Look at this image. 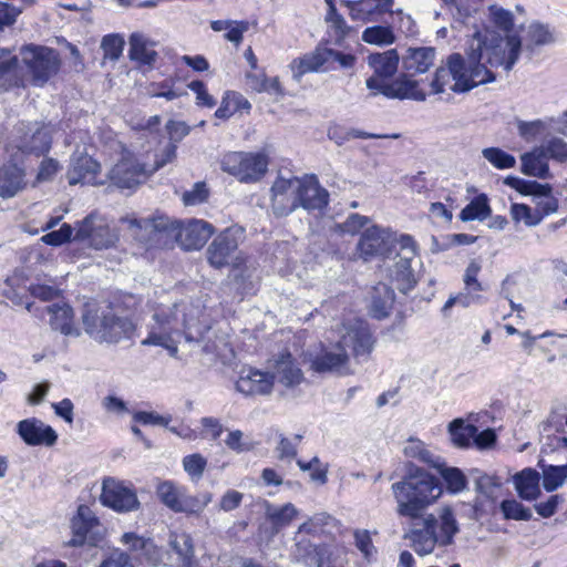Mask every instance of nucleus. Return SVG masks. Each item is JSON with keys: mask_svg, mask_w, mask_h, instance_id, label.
<instances>
[{"mask_svg": "<svg viewBox=\"0 0 567 567\" xmlns=\"http://www.w3.org/2000/svg\"><path fill=\"white\" fill-rule=\"evenodd\" d=\"M122 543L127 545L131 550L140 553L150 565L159 563V550L151 539H145L134 533H125L122 536Z\"/></svg>", "mask_w": 567, "mask_h": 567, "instance_id": "39", "label": "nucleus"}, {"mask_svg": "<svg viewBox=\"0 0 567 567\" xmlns=\"http://www.w3.org/2000/svg\"><path fill=\"white\" fill-rule=\"evenodd\" d=\"M45 311L50 315V324L65 336L78 334L73 327V311L68 305L47 306Z\"/></svg>", "mask_w": 567, "mask_h": 567, "instance_id": "37", "label": "nucleus"}, {"mask_svg": "<svg viewBox=\"0 0 567 567\" xmlns=\"http://www.w3.org/2000/svg\"><path fill=\"white\" fill-rule=\"evenodd\" d=\"M499 509L505 519L529 520L533 517L532 511L514 498L502 501Z\"/></svg>", "mask_w": 567, "mask_h": 567, "instance_id": "55", "label": "nucleus"}, {"mask_svg": "<svg viewBox=\"0 0 567 567\" xmlns=\"http://www.w3.org/2000/svg\"><path fill=\"white\" fill-rule=\"evenodd\" d=\"M202 315L199 303L181 301L159 305L152 317L154 323L150 326L148 336L142 340V344L162 347L171 357L176 358L182 336L187 342H199L209 329L200 321Z\"/></svg>", "mask_w": 567, "mask_h": 567, "instance_id": "2", "label": "nucleus"}, {"mask_svg": "<svg viewBox=\"0 0 567 567\" xmlns=\"http://www.w3.org/2000/svg\"><path fill=\"white\" fill-rule=\"evenodd\" d=\"M480 271L481 265L476 260H472L465 269L463 276L464 288L460 291L461 306L463 308H468L473 305H481L484 302V298L480 293L484 288L477 279Z\"/></svg>", "mask_w": 567, "mask_h": 567, "instance_id": "24", "label": "nucleus"}, {"mask_svg": "<svg viewBox=\"0 0 567 567\" xmlns=\"http://www.w3.org/2000/svg\"><path fill=\"white\" fill-rule=\"evenodd\" d=\"M298 207L306 210H321L328 205L329 193L316 177L299 178Z\"/></svg>", "mask_w": 567, "mask_h": 567, "instance_id": "23", "label": "nucleus"}, {"mask_svg": "<svg viewBox=\"0 0 567 567\" xmlns=\"http://www.w3.org/2000/svg\"><path fill=\"white\" fill-rule=\"evenodd\" d=\"M27 186L25 172L17 163H8L0 167V197L12 198Z\"/></svg>", "mask_w": 567, "mask_h": 567, "instance_id": "26", "label": "nucleus"}, {"mask_svg": "<svg viewBox=\"0 0 567 567\" xmlns=\"http://www.w3.org/2000/svg\"><path fill=\"white\" fill-rule=\"evenodd\" d=\"M220 168L241 183H256L267 172L268 156L260 152H228L220 158Z\"/></svg>", "mask_w": 567, "mask_h": 567, "instance_id": "7", "label": "nucleus"}, {"mask_svg": "<svg viewBox=\"0 0 567 567\" xmlns=\"http://www.w3.org/2000/svg\"><path fill=\"white\" fill-rule=\"evenodd\" d=\"M340 3L349 9V14L353 21L370 22L379 20L380 13L374 0H341Z\"/></svg>", "mask_w": 567, "mask_h": 567, "instance_id": "41", "label": "nucleus"}, {"mask_svg": "<svg viewBox=\"0 0 567 567\" xmlns=\"http://www.w3.org/2000/svg\"><path fill=\"white\" fill-rule=\"evenodd\" d=\"M511 216L515 223L523 221L528 227L537 226L542 221V215L534 214L530 207L525 204H513Z\"/></svg>", "mask_w": 567, "mask_h": 567, "instance_id": "59", "label": "nucleus"}, {"mask_svg": "<svg viewBox=\"0 0 567 567\" xmlns=\"http://www.w3.org/2000/svg\"><path fill=\"white\" fill-rule=\"evenodd\" d=\"M97 524V519L93 515L90 507L80 505L71 519L72 538L69 540V545L76 547L84 544L87 533Z\"/></svg>", "mask_w": 567, "mask_h": 567, "instance_id": "35", "label": "nucleus"}, {"mask_svg": "<svg viewBox=\"0 0 567 567\" xmlns=\"http://www.w3.org/2000/svg\"><path fill=\"white\" fill-rule=\"evenodd\" d=\"M373 338L365 322L361 320L349 321L340 329L339 341L323 348L310 360V369L319 374L331 373L337 375H350L353 373L350 367L348 349L360 362L367 360L373 350Z\"/></svg>", "mask_w": 567, "mask_h": 567, "instance_id": "3", "label": "nucleus"}, {"mask_svg": "<svg viewBox=\"0 0 567 567\" xmlns=\"http://www.w3.org/2000/svg\"><path fill=\"white\" fill-rule=\"evenodd\" d=\"M540 146L548 159H553L559 164L567 163V141L561 136L548 134Z\"/></svg>", "mask_w": 567, "mask_h": 567, "instance_id": "49", "label": "nucleus"}, {"mask_svg": "<svg viewBox=\"0 0 567 567\" xmlns=\"http://www.w3.org/2000/svg\"><path fill=\"white\" fill-rule=\"evenodd\" d=\"M491 214L488 198L486 195L481 194L468 203L461 212L460 218L463 221L468 220H484Z\"/></svg>", "mask_w": 567, "mask_h": 567, "instance_id": "47", "label": "nucleus"}, {"mask_svg": "<svg viewBox=\"0 0 567 567\" xmlns=\"http://www.w3.org/2000/svg\"><path fill=\"white\" fill-rule=\"evenodd\" d=\"M125 41L120 34H107L102 39L101 49L104 52V58L110 60H117L123 52Z\"/></svg>", "mask_w": 567, "mask_h": 567, "instance_id": "58", "label": "nucleus"}, {"mask_svg": "<svg viewBox=\"0 0 567 567\" xmlns=\"http://www.w3.org/2000/svg\"><path fill=\"white\" fill-rule=\"evenodd\" d=\"M19 132L21 135L19 136L18 143L7 147V153L12 161H18L17 154L19 152L22 154H34L37 156L49 152L51 147V136L45 127L40 126L39 123H31L24 131V124H22V127H19Z\"/></svg>", "mask_w": 567, "mask_h": 567, "instance_id": "13", "label": "nucleus"}, {"mask_svg": "<svg viewBox=\"0 0 567 567\" xmlns=\"http://www.w3.org/2000/svg\"><path fill=\"white\" fill-rule=\"evenodd\" d=\"M367 87L372 95L382 94L389 99H410L414 101H424L426 95L419 89V83L408 75H401L392 82L380 79H367Z\"/></svg>", "mask_w": 567, "mask_h": 567, "instance_id": "12", "label": "nucleus"}, {"mask_svg": "<svg viewBox=\"0 0 567 567\" xmlns=\"http://www.w3.org/2000/svg\"><path fill=\"white\" fill-rule=\"evenodd\" d=\"M22 80L18 76L17 56H8L0 61V90H8L11 86H19Z\"/></svg>", "mask_w": 567, "mask_h": 567, "instance_id": "50", "label": "nucleus"}, {"mask_svg": "<svg viewBox=\"0 0 567 567\" xmlns=\"http://www.w3.org/2000/svg\"><path fill=\"white\" fill-rule=\"evenodd\" d=\"M488 17L494 27L505 32V37L489 29L476 32L466 59L460 53H452L437 68L430 84L432 93L440 94L446 90L468 92L494 82L498 69L505 73L513 70L523 50L522 38L512 33L514 16L509 10L493 4L488 8Z\"/></svg>", "mask_w": 567, "mask_h": 567, "instance_id": "1", "label": "nucleus"}, {"mask_svg": "<svg viewBox=\"0 0 567 567\" xmlns=\"http://www.w3.org/2000/svg\"><path fill=\"white\" fill-rule=\"evenodd\" d=\"M168 558L175 567H196L194 542L189 534L172 532L168 539Z\"/></svg>", "mask_w": 567, "mask_h": 567, "instance_id": "21", "label": "nucleus"}, {"mask_svg": "<svg viewBox=\"0 0 567 567\" xmlns=\"http://www.w3.org/2000/svg\"><path fill=\"white\" fill-rule=\"evenodd\" d=\"M100 171L101 165L92 156L84 151L75 150L70 159L66 178L70 185H100L103 184V181L99 179Z\"/></svg>", "mask_w": 567, "mask_h": 567, "instance_id": "17", "label": "nucleus"}, {"mask_svg": "<svg viewBox=\"0 0 567 567\" xmlns=\"http://www.w3.org/2000/svg\"><path fill=\"white\" fill-rule=\"evenodd\" d=\"M272 388L269 373L259 370L243 371L236 382L237 391L245 395H268Z\"/></svg>", "mask_w": 567, "mask_h": 567, "instance_id": "25", "label": "nucleus"}, {"mask_svg": "<svg viewBox=\"0 0 567 567\" xmlns=\"http://www.w3.org/2000/svg\"><path fill=\"white\" fill-rule=\"evenodd\" d=\"M17 433L30 446H53L58 441L56 431L37 417H29L17 424Z\"/></svg>", "mask_w": 567, "mask_h": 567, "instance_id": "19", "label": "nucleus"}, {"mask_svg": "<svg viewBox=\"0 0 567 567\" xmlns=\"http://www.w3.org/2000/svg\"><path fill=\"white\" fill-rule=\"evenodd\" d=\"M396 243V237L389 228L371 226L367 228L358 243L360 257L368 260L377 256L390 254Z\"/></svg>", "mask_w": 567, "mask_h": 567, "instance_id": "16", "label": "nucleus"}, {"mask_svg": "<svg viewBox=\"0 0 567 567\" xmlns=\"http://www.w3.org/2000/svg\"><path fill=\"white\" fill-rule=\"evenodd\" d=\"M445 482L446 489L451 494H458L466 489L467 478L465 474L454 466H449L446 463L437 472Z\"/></svg>", "mask_w": 567, "mask_h": 567, "instance_id": "48", "label": "nucleus"}, {"mask_svg": "<svg viewBox=\"0 0 567 567\" xmlns=\"http://www.w3.org/2000/svg\"><path fill=\"white\" fill-rule=\"evenodd\" d=\"M547 155L539 145L520 156V171L527 176L549 179L553 177V174L550 173Z\"/></svg>", "mask_w": 567, "mask_h": 567, "instance_id": "29", "label": "nucleus"}, {"mask_svg": "<svg viewBox=\"0 0 567 567\" xmlns=\"http://www.w3.org/2000/svg\"><path fill=\"white\" fill-rule=\"evenodd\" d=\"M391 491L396 502V513L412 520L422 517V513L442 495L439 481L424 468L408 464L403 477L392 484Z\"/></svg>", "mask_w": 567, "mask_h": 567, "instance_id": "5", "label": "nucleus"}, {"mask_svg": "<svg viewBox=\"0 0 567 567\" xmlns=\"http://www.w3.org/2000/svg\"><path fill=\"white\" fill-rule=\"evenodd\" d=\"M249 86L256 92H267L269 94L282 95V87L278 78L268 79L265 74H247Z\"/></svg>", "mask_w": 567, "mask_h": 567, "instance_id": "54", "label": "nucleus"}, {"mask_svg": "<svg viewBox=\"0 0 567 567\" xmlns=\"http://www.w3.org/2000/svg\"><path fill=\"white\" fill-rule=\"evenodd\" d=\"M410 245H412L411 237H403L402 248L405 250V255L400 257L399 261L395 264L394 277L398 281V289L402 292H408L416 284L411 268V258L414 256V248L412 246L410 247Z\"/></svg>", "mask_w": 567, "mask_h": 567, "instance_id": "28", "label": "nucleus"}, {"mask_svg": "<svg viewBox=\"0 0 567 567\" xmlns=\"http://www.w3.org/2000/svg\"><path fill=\"white\" fill-rule=\"evenodd\" d=\"M297 465L302 472H307L310 471V468H313V472L310 473V480L312 482L318 483L320 485L327 483L328 467L327 465H323L317 456L312 457V460L309 462L298 460Z\"/></svg>", "mask_w": 567, "mask_h": 567, "instance_id": "60", "label": "nucleus"}, {"mask_svg": "<svg viewBox=\"0 0 567 567\" xmlns=\"http://www.w3.org/2000/svg\"><path fill=\"white\" fill-rule=\"evenodd\" d=\"M157 498L174 513L199 515L212 502V495H189L186 488L173 481H162L156 485Z\"/></svg>", "mask_w": 567, "mask_h": 567, "instance_id": "8", "label": "nucleus"}, {"mask_svg": "<svg viewBox=\"0 0 567 567\" xmlns=\"http://www.w3.org/2000/svg\"><path fill=\"white\" fill-rule=\"evenodd\" d=\"M539 481V473L530 467L524 468L513 476V484L517 495L527 502L536 501L542 495Z\"/></svg>", "mask_w": 567, "mask_h": 567, "instance_id": "32", "label": "nucleus"}, {"mask_svg": "<svg viewBox=\"0 0 567 567\" xmlns=\"http://www.w3.org/2000/svg\"><path fill=\"white\" fill-rule=\"evenodd\" d=\"M554 41V33L548 25L536 21L528 24L526 29V50H533L535 47L547 45Z\"/></svg>", "mask_w": 567, "mask_h": 567, "instance_id": "43", "label": "nucleus"}, {"mask_svg": "<svg viewBox=\"0 0 567 567\" xmlns=\"http://www.w3.org/2000/svg\"><path fill=\"white\" fill-rule=\"evenodd\" d=\"M483 157L497 169H508L516 165V158L499 147H486L482 150Z\"/></svg>", "mask_w": 567, "mask_h": 567, "instance_id": "53", "label": "nucleus"}, {"mask_svg": "<svg viewBox=\"0 0 567 567\" xmlns=\"http://www.w3.org/2000/svg\"><path fill=\"white\" fill-rule=\"evenodd\" d=\"M443 517L444 518H449V520L452 522L453 526H454V530L452 532L451 534V543L453 542V538L454 536L458 533V524L456 522V518L454 516V513L452 511L451 507L449 506H444V507H441L439 511H437V514H427L426 516L422 517V523L425 525L427 523V520L430 518L433 519V532L434 534H440L442 533V526H443Z\"/></svg>", "mask_w": 567, "mask_h": 567, "instance_id": "56", "label": "nucleus"}, {"mask_svg": "<svg viewBox=\"0 0 567 567\" xmlns=\"http://www.w3.org/2000/svg\"><path fill=\"white\" fill-rule=\"evenodd\" d=\"M105 323L101 334L99 331H94L96 341L118 342L123 338H130L134 329L133 323L128 319L115 316L112 310H110Z\"/></svg>", "mask_w": 567, "mask_h": 567, "instance_id": "31", "label": "nucleus"}, {"mask_svg": "<svg viewBox=\"0 0 567 567\" xmlns=\"http://www.w3.org/2000/svg\"><path fill=\"white\" fill-rule=\"evenodd\" d=\"M208 198V189L205 183H196L190 190L183 194V203L186 206H195L206 202Z\"/></svg>", "mask_w": 567, "mask_h": 567, "instance_id": "63", "label": "nucleus"}, {"mask_svg": "<svg viewBox=\"0 0 567 567\" xmlns=\"http://www.w3.org/2000/svg\"><path fill=\"white\" fill-rule=\"evenodd\" d=\"M301 435H295L292 440L280 436L279 443L276 446L277 457L281 461L290 462L297 455V445L301 440Z\"/></svg>", "mask_w": 567, "mask_h": 567, "instance_id": "62", "label": "nucleus"}, {"mask_svg": "<svg viewBox=\"0 0 567 567\" xmlns=\"http://www.w3.org/2000/svg\"><path fill=\"white\" fill-rule=\"evenodd\" d=\"M295 546L291 550V560L306 567H315L319 555L327 554L326 545H315L309 538L295 535Z\"/></svg>", "mask_w": 567, "mask_h": 567, "instance_id": "33", "label": "nucleus"}, {"mask_svg": "<svg viewBox=\"0 0 567 567\" xmlns=\"http://www.w3.org/2000/svg\"><path fill=\"white\" fill-rule=\"evenodd\" d=\"M100 501L104 506L120 513L136 511L140 507L134 489L114 477L103 480Z\"/></svg>", "mask_w": 567, "mask_h": 567, "instance_id": "15", "label": "nucleus"}, {"mask_svg": "<svg viewBox=\"0 0 567 567\" xmlns=\"http://www.w3.org/2000/svg\"><path fill=\"white\" fill-rule=\"evenodd\" d=\"M476 432L475 425L466 424L462 419H455L449 424L451 441L458 447L468 446Z\"/></svg>", "mask_w": 567, "mask_h": 567, "instance_id": "44", "label": "nucleus"}, {"mask_svg": "<svg viewBox=\"0 0 567 567\" xmlns=\"http://www.w3.org/2000/svg\"><path fill=\"white\" fill-rule=\"evenodd\" d=\"M362 40L368 44L390 45L394 43L395 35L391 27L374 25L367 28L362 33Z\"/></svg>", "mask_w": 567, "mask_h": 567, "instance_id": "51", "label": "nucleus"}, {"mask_svg": "<svg viewBox=\"0 0 567 567\" xmlns=\"http://www.w3.org/2000/svg\"><path fill=\"white\" fill-rule=\"evenodd\" d=\"M244 233L241 227L233 226L216 236L206 251L208 262L217 269L227 266L235 269L241 268L246 257L238 247L244 239Z\"/></svg>", "mask_w": 567, "mask_h": 567, "instance_id": "6", "label": "nucleus"}, {"mask_svg": "<svg viewBox=\"0 0 567 567\" xmlns=\"http://www.w3.org/2000/svg\"><path fill=\"white\" fill-rule=\"evenodd\" d=\"M433 524L432 518L425 525L422 522L416 523L406 536L411 540L413 549L421 556L431 554L436 545H451V534L454 530L452 522L443 517V532L440 534H434Z\"/></svg>", "mask_w": 567, "mask_h": 567, "instance_id": "11", "label": "nucleus"}, {"mask_svg": "<svg viewBox=\"0 0 567 567\" xmlns=\"http://www.w3.org/2000/svg\"><path fill=\"white\" fill-rule=\"evenodd\" d=\"M292 78L300 82L307 73H323L329 71L327 62L326 47H317L313 51L308 52L291 61L289 65Z\"/></svg>", "mask_w": 567, "mask_h": 567, "instance_id": "22", "label": "nucleus"}, {"mask_svg": "<svg viewBox=\"0 0 567 567\" xmlns=\"http://www.w3.org/2000/svg\"><path fill=\"white\" fill-rule=\"evenodd\" d=\"M400 56L395 49L381 53H373L368 56V64L373 69L374 75L369 79H380L386 81L392 78L399 65Z\"/></svg>", "mask_w": 567, "mask_h": 567, "instance_id": "34", "label": "nucleus"}, {"mask_svg": "<svg viewBox=\"0 0 567 567\" xmlns=\"http://www.w3.org/2000/svg\"><path fill=\"white\" fill-rule=\"evenodd\" d=\"M394 291L385 284H379L373 288L370 313L377 319L389 316L394 302Z\"/></svg>", "mask_w": 567, "mask_h": 567, "instance_id": "38", "label": "nucleus"}, {"mask_svg": "<svg viewBox=\"0 0 567 567\" xmlns=\"http://www.w3.org/2000/svg\"><path fill=\"white\" fill-rule=\"evenodd\" d=\"M548 121L545 118H536L533 121H524L520 118L515 120V125L517 128V134L520 138L526 142H533L538 136L549 133L548 132Z\"/></svg>", "mask_w": 567, "mask_h": 567, "instance_id": "45", "label": "nucleus"}, {"mask_svg": "<svg viewBox=\"0 0 567 567\" xmlns=\"http://www.w3.org/2000/svg\"><path fill=\"white\" fill-rule=\"evenodd\" d=\"M121 223L127 226L131 236L138 241L148 243L159 234L173 235L185 250L200 249L213 235V226L200 219L179 224L167 216L148 219L123 217Z\"/></svg>", "mask_w": 567, "mask_h": 567, "instance_id": "4", "label": "nucleus"}, {"mask_svg": "<svg viewBox=\"0 0 567 567\" xmlns=\"http://www.w3.org/2000/svg\"><path fill=\"white\" fill-rule=\"evenodd\" d=\"M99 567H135L130 555L122 550H114L105 557Z\"/></svg>", "mask_w": 567, "mask_h": 567, "instance_id": "64", "label": "nucleus"}, {"mask_svg": "<svg viewBox=\"0 0 567 567\" xmlns=\"http://www.w3.org/2000/svg\"><path fill=\"white\" fill-rule=\"evenodd\" d=\"M543 487L547 492H554L567 481V464L542 466Z\"/></svg>", "mask_w": 567, "mask_h": 567, "instance_id": "46", "label": "nucleus"}, {"mask_svg": "<svg viewBox=\"0 0 567 567\" xmlns=\"http://www.w3.org/2000/svg\"><path fill=\"white\" fill-rule=\"evenodd\" d=\"M299 177L279 176L270 188V208L276 217H286L298 208Z\"/></svg>", "mask_w": 567, "mask_h": 567, "instance_id": "14", "label": "nucleus"}, {"mask_svg": "<svg viewBox=\"0 0 567 567\" xmlns=\"http://www.w3.org/2000/svg\"><path fill=\"white\" fill-rule=\"evenodd\" d=\"M369 223V218L357 213L350 214L343 223L336 225L341 234L355 235Z\"/></svg>", "mask_w": 567, "mask_h": 567, "instance_id": "61", "label": "nucleus"}, {"mask_svg": "<svg viewBox=\"0 0 567 567\" xmlns=\"http://www.w3.org/2000/svg\"><path fill=\"white\" fill-rule=\"evenodd\" d=\"M148 168L132 156H123L109 172L107 177L118 188H133L150 176Z\"/></svg>", "mask_w": 567, "mask_h": 567, "instance_id": "18", "label": "nucleus"}, {"mask_svg": "<svg viewBox=\"0 0 567 567\" xmlns=\"http://www.w3.org/2000/svg\"><path fill=\"white\" fill-rule=\"evenodd\" d=\"M336 519L329 514L317 513L302 523L296 534L303 537H318L331 533V529L336 527Z\"/></svg>", "mask_w": 567, "mask_h": 567, "instance_id": "40", "label": "nucleus"}, {"mask_svg": "<svg viewBox=\"0 0 567 567\" xmlns=\"http://www.w3.org/2000/svg\"><path fill=\"white\" fill-rule=\"evenodd\" d=\"M111 309L99 308L95 306L87 305L82 315V322L86 333H89L95 340V332L99 331L100 334L103 332V328L105 327L106 317L109 316Z\"/></svg>", "mask_w": 567, "mask_h": 567, "instance_id": "42", "label": "nucleus"}, {"mask_svg": "<svg viewBox=\"0 0 567 567\" xmlns=\"http://www.w3.org/2000/svg\"><path fill=\"white\" fill-rule=\"evenodd\" d=\"M298 514L299 511L291 503L281 506L268 502L265 504V516L271 524L274 533H279L281 529L289 526Z\"/></svg>", "mask_w": 567, "mask_h": 567, "instance_id": "36", "label": "nucleus"}, {"mask_svg": "<svg viewBox=\"0 0 567 567\" xmlns=\"http://www.w3.org/2000/svg\"><path fill=\"white\" fill-rule=\"evenodd\" d=\"M326 3L328 4L326 22L333 32L336 40H342L349 33L350 27L347 24L344 18L338 13L332 0H326Z\"/></svg>", "mask_w": 567, "mask_h": 567, "instance_id": "52", "label": "nucleus"}, {"mask_svg": "<svg viewBox=\"0 0 567 567\" xmlns=\"http://www.w3.org/2000/svg\"><path fill=\"white\" fill-rule=\"evenodd\" d=\"M269 363L271 369L269 375L272 384L277 382L286 389H293L305 380L301 369L297 365L290 352L280 353Z\"/></svg>", "mask_w": 567, "mask_h": 567, "instance_id": "20", "label": "nucleus"}, {"mask_svg": "<svg viewBox=\"0 0 567 567\" xmlns=\"http://www.w3.org/2000/svg\"><path fill=\"white\" fill-rule=\"evenodd\" d=\"M207 460L199 453L186 455L183 458L184 471L193 482H198L205 472Z\"/></svg>", "mask_w": 567, "mask_h": 567, "instance_id": "57", "label": "nucleus"}, {"mask_svg": "<svg viewBox=\"0 0 567 567\" xmlns=\"http://www.w3.org/2000/svg\"><path fill=\"white\" fill-rule=\"evenodd\" d=\"M21 55L34 85L42 86L58 73L61 65L59 53L47 47L27 45L21 50Z\"/></svg>", "mask_w": 567, "mask_h": 567, "instance_id": "9", "label": "nucleus"}, {"mask_svg": "<svg viewBox=\"0 0 567 567\" xmlns=\"http://www.w3.org/2000/svg\"><path fill=\"white\" fill-rule=\"evenodd\" d=\"M436 51L432 47L409 48L402 56V64L411 75L425 73L435 61Z\"/></svg>", "mask_w": 567, "mask_h": 567, "instance_id": "27", "label": "nucleus"}, {"mask_svg": "<svg viewBox=\"0 0 567 567\" xmlns=\"http://www.w3.org/2000/svg\"><path fill=\"white\" fill-rule=\"evenodd\" d=\"M74 240H86L95 249H107L117 243L118 233L104 217L92 213L75 224Z\"/></svg>", "mask_w": 567, "mask_h": 567, "instance_id": "10", "label": "nucleus"}, {"mask_svg": "<svg viewBox=\"0 0 567 567\" xmlns=\"http://www.w3.org/2000/svg\"><path fill=\"white\" fill-rule=\"evenodd\" d=\"M128 55L132 61H136L145 65H153L156 62V42L150 39L146 34L141 32L132 33L128 39Z\"/></svg>", "mask_w": 567, "mask_h": 567, "instance_id": "30", "label": "nucleus"}]
</instances>
